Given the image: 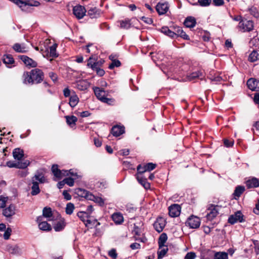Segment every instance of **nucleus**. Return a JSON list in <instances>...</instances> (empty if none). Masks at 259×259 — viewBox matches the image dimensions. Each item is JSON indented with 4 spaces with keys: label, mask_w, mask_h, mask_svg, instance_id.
Masks as SVG:
<instances>
[{
    "label": "nucleus",
    "mask_w": 259,
    "mask_h": 259,
    "mask_svg": "<svg viewBox=\"0 0 259 259\" xmlns=\"http://www.w3.org/2000/svg\"><path fill=\"white\" fill-rule=\"evenodd\" d=\"M131 224L133 225V229L132 231L133 238L137 241L144 242L146 238L144 236V223L143 219L141 217L131 219Z\"/></svg>",
    "instance_id": "nucleus-2"
},
{
    "label": "nucleus",
    "mask_w": 259,
    "mask_h": 259,
    "mask_svg": "<svg viewBox=\"0 0 259 259\" xmlns=\"http://www.w3.org/2000/svg\"><path fill=\"white\" fill-rule=\"evenodd\" d=\"M186 224L190 228L197 229L200 225V219L199 218L192 215L187 219Z\"/></svg>",
    "instance_id": "nucleus-7"
},
{
    "label": "nucleus",
    "mask_w": 259,
    "mask_h": 259,
    "mask_svg": "<svg viewBox=\"0 0 259 259\" xmlns=\"http://www.w3.org/2000/svg\"><path fill=\"white\" fill-rule=\"evenodd\" d=\"M51 171L54 176L57 180H61L62 179V171L59 169L58 164H53L51 167Z\"/></svg>",
    "instance_id": "nucleus-20"
},
{
    "label": "nucleus",
    "mask_w": 259,
    "mask_h": 259,
    "mask_svg": "<svg viewBox=\"0 0 259 259\" xmlns=\"http://www.w3.org/2000/svg\"><path fill=\"white\" fill-rule=\"evenodd\" d=\"M34 179V181H38L40 183H44L45 182V178L42 173H39L35 175L32 178V180Z\"/></svg>",
    "instance_id": "nucleus-44"
},
{
    "label": "nucleus",
    "mask_w": 259,
    "mask_h": 259,
    "mask_svg": "<svg viewBox=\"0 0 259 259\" xmlns=\"http://www.w3.org/2000/svg\"><path fill=\"white\" fill-rule=\"evenodd\" d=\"M74 209V204L71 202L68 203L66 205L65 212L67 214H71Z\"/></svg>",
    "instance_id": "nucleus-47"
},
{
    "label": "nucleus",
    "mask_w": 259,
    "mask_h": 259,
    "mask_svg": "<svg viewBox=\"0 0 259 259\" xmlns=\"http://www.w3.org/2000/svg\"><path fill=\"white\" fill-rule=\"evenodd\" d=\"M117 23H119V27L121 28L127 29L130 28V20L128 19L120 20Z\"/></svg>",
    "instance_id": "nucleus-43"
},
{
    "label": "nucleus",
    "mask_w": 259,
    "mask_h": 259,
    "mask_svg": "<svg viewBox=\"0 0 259 259\" xmlns=\"http://www.w3.org/2000/svg\"><path fill=\"white\" fill-rule=\"evenodd\" d=\"M66 118L67 124L71 127H73L76 125V123L77 121V118L74 116L67 115L65 116Z\"/></svg>",
    "instance_id": "nucleus-23"
},
{
    "label": "nucleus",
    "mask_w": 259,
    "mask_h": 259,
    "mask_svg": "<svg viewBox=\"0 0 259 259\" xmlns=\"http://www.w3.org/2000/svg\"><path fill=\"white\" fill-rule=\"evenodd\" d=\"M12 232V229L11 228L8 227L5 230V232L4 234V238L6 240H8L10 238Z\"/></svg>",
    "instance_id": "nucleus-55"
},
{
    "label": "nucleus",
    "mask_w": 259,
    "mask_h": 259,
    "mask_svg": "<svg viewBox=\"0 0 259 259\" xmlns=\"http://www.w3.org/2000/svg\"><path fill=\"white\" fill-rule=\"evenodd\" d=\"M166 221L162 217H158L154 222L153 226L158 233L162 232L165 226Z\"/></svg>",
    "instance_id": "nucleus-10"
},
{
    "label": "nucleus",
    "mask_w": 259,
    "mask_h": 259,
    "mask_svg": "<svg viewBox=\"0 0 259 259\" xmlns=\"http://www.w3.org/2000/svg\"><path fill=\"white\" fill-rule=\"evenodd\" d=\"M108 255L113 259H116L117 257V254L115 249H112L110 250L108 252Z\"/></svg>",
    "instance_id": "nucleus-57"
},
{
    "label": "nucleus",
    "mask_w": 259,
    "mask_h": 259,
    "mask_svg": "<svg viewBox=\"0 0 259 259\" xmlns=\"http://www.w3.org/2000/svg\"><path fill=\"white\" fill-rule=\"evenodd\" d=\"M32 184L31 194L32 196H35L39 194L40 190L37 182L34 181V180L33 179Z\"/></svg>",
    "instance_id": "nucleus-27"
},
{
    "label": "nucleus",
    "mask_w": 259,
    "mask_h": 259,
    "mask_svg": "<svg viewBox=\"0 0 259 259\" xmlns=\"http://www.w3.org/2000/svg\"><path fill=\"white\" fill-rule=\"evenodd\" d=\"M77 215L84 224L87 222V219L89 218V215L85 211H79L77 213Z\"/></svg>",
    "instance_id": "nucleus-42"
},
{
    "label": "nucleus",
    "mask_w": 259,
    "mask_h": 259,
    "mask_svg": "<svg viewBox=\"0 0 259 259\" xmlns=\"http://www.w3.org/2000/svg\"><path fill=\"white\" fill-rule=\"evenodd\" d=\"M75 193L79 197L84 198L87 200H93L95 199V195L84 189L77 188L75 190Z\"/></svg>",
    "instance_id": "nucleus-6"
},
{
    "label": "nucleus",
    "mask_w": 259,
    "mask_h": 259,
    "mask_svg": "<svg viewBox=\"0 0 259 259\" xmlns=\"http://www.w3.org/2000/svg\"><path fill=\"white\" fill-rule=\"evenodd\" d=\"M103 103H107L108 105H112L114 104L115 100L113 98H108L106 97L102 98V100L101 101Z\"/></svg>",
    "instance_id": "nucleus-52"
},
{
    "label": "nucleus",
    "mask_w": 259,
    "mask_h": 259,
    "mask_svg": "<svg viewBox=\"0 0 259 259\" xmlns=\"http://www.w3.org/2000/svg\"><path fill=\"white\" fill-rule=\"evenodd\" d=\"M168 210L171 217H177L180 214L181 207L179 204H174L169 207Z\"/></svg>",
    "instance_id": "nucleus-12"
},
{
    "label": "nucleus",
    "mask_w": 259,
    "mask_h": 259,
    "mask_svg": "<svg viewBox=\"0 0 259 259\" xmlns=\"http://www.w3.org/2000/svg\"><path fill=\"white\" fill-rule=\"evenodd\" d=\"M69 171H70V172H68V176H71L72 177H73V178L77 179L80 177V176L78 175L77 173L76 172H75L73 169H70L69 170Z\"/></svg>",
    "instance_id": "nucleus-60"
},
{
    "label": "nucleus",
    "mask_w": 259,
    "mask_h": 259,
    "mask_svg": "<svg viewBox=\"0 0 259 259\" xmlns=\"http://www.w3.org/2000/svg\"><path fill=\"white\" fill-rule=\"evenodd\" d=\"M156 167V164L153 163H148L145 165L142 168L143 170H141L140 165L137 167V170L140 174H142L146 171H151Z\"/></svg>",
    "instance_id": "nucleus-21"
},
{
    "label": "nucleus",
    "mask_w": 259,
    "mask_h": 259,
    "mask_svg": "<svg viewBox=\"0 0 259 259\" xmlns=\"http://www.w3.org/2000/svg\"><path fill=\"white\" fill-rule=\"evenodd\" d=\"M167 239V236L166 233H162L158 239V245L159 247H161L165 246V243Z\"/></svg>",
    "instance_id": "nucleus-35"
},
{
    "label": "nucleus",
    "mask_w": 259,
    "mask_h": 259,
    "mask_svg": "<svg viewBox=\"0 0 259 259\" xmlns=\"http://www.w3.org/2000/svg\"><path fill=\"white\" fill-rule=\"evenodd\" d=\"M49 76L51 78L54 82H56L58 80V75L54 72H50L49 73Z\"/></svg>",
    "instance_id": "nucleus-56"
},
{
    "label": "nucleus",
    "mask_w": 259,
    "mask_h": 259,
    "mask_svg": "<svg viewBox=\"0 0 259 259\" xmlns=\"http://www.w3.org/2000/svg\"><path fill=\"white\" fill-rule=\"evenodd\" d=\"M137 179L139 183L146 190H148L150 189V184L149 182H148L146 178H144L142 176L139 175L137 176Z\"/></svg>",
    "instance_id": "nucleus-26"
},
{
    "label": "nucleus",
    "mask_w": 259,
    "mask_h": 259,
    "mask_svg": "<svg viewBox=\"0 0 259 259\" xmlns=\"http://www.w3.org/2000/svg\"><path fill=\"white\" fill-rule=\"evenodd\" d=\"M19 58L27 66L36 67L37 66V63L36 61L27 56L21 55L19 56Z\"/></svg>",
    "instance_id": "nucleus-13"
},
{
    "label": "nucleus",
    "mask_w": 259,
    "mask_h": 259,
    "mask_svg": "<svg viewBox=\"0 0 259 259\" xmlns=\"http://www.w3.org/2000/svg\"><path fill=\"white\" fill-rule=\"evenodd\" d=\"M259 59V53L256 51H253L249 55L248 60L254 62Z\"/></svg>",
    "instance_id": "nucleus-36"
},
{
    "label": "nucleus",
    "mask_w": 259,
    "mask_h": 259,
    "mask_svg": "<svg viewBox=\"0 0 259 259\" xmlns=\"http://www.w3.org/2000/svg\"><path fill=\"white\" fill-rule=\"evenodd\" d=\"M112 220L116 224H120L123 221V217L120 213H114L112 215Z\"/></svg>",
    "instance_id": "nucleus-29"
},
{
    "label": "nucleus",
    "mask_w": 259,
    "mask_h": 259,
    "mask_svg": "<svg viewBox=\"0 0 259 259\" xmlns=\"http://www.w3.org/2000/svg\"><path fill=\"white\" fill-rule=\"evenodd\" d=\"M202 75V72L200 71H197L193 72L192 73H191L189 76V78L190 80H192L197 77H199Z\"/></svg>",
    "instance_id": "nucleus-50"
},
{
    "label": "nucleus",
    "mask_w": 259,
    "mask_h": 259,
    "mask_svg": "<svg viewBox=\"0 0 259 259\" xmlns=\"http://www.w3.org/2000/svg\"><path fill=\"white\" fill-rule=\"evenodd\" d=\"M57 46L58 45L57 44H54L52 46L50 47L49 51H48L47 54L52 57H57L58 56V55L56 52V48Z\"/></svg>",
    "instance_id": "nucleus-30"
},
{
    "label": "nucleus",
    "mask_w": 259,
    "mask_h": 259,
    "mask_svg": "<svg viewBox=\"0 0 259 259\" xmlns=\"http://www.w3.org/2000/svg\"><path fill=\"white\" fill-rule=\"evenodd\" d=\"M198 3L201 7H207L210 5L211 0H198Z\"/></svg>",
    "instance_id": "nucleus-53"
},
{
    "label": "nucleus",
    "mask_w": 259,
    "mask_h": 259,
    "mask_svg": "<svg viewBox=\"0 0 259 259\" xmlns=\"http://www.w3.org/2000/svg\"><path fill=\"white\" fill-rule=\"evenodd\" d=\"M79 101V98H78L77 96L75 94L74 95H71L69 99V105L72 107L74 108L76 106V105L78 104Z\"/></svg>",
    "instance_id": "nucleus-34"
},
{
    "label": "nucleus",
    "mask_w": 259,
    "mask_h": 259,
    "mask_svg": "<svg viewBox=\"0 0 259 259\" xmlns=\"http://www.w3.org/2000/svg\"><path fill=\"white\" fill-rule=\"evenodd\" d=\"M64 181L65 183V184H67L70 187H72L74 184V180L75 179L71 178V177H68L64 179Z\"/></svg>",
    "instance_id": "nucleus-51"
},
{
    "label": "nucleus",
    "mask_w": 259,
    "mask_h": 259,
    "mask_svg": "<svg viewBox=\"0 0 259 259\" xmlns=\"http://www.w3.org/2000/svg\"><path fill=\"white\" fill-rule=\"evenodd\" d=\"M247 85L251 91H259V80L251 78L247 80Z\"/></svg>",
    "instance_id": "nucleus-14"
},
{
    "label": "nucleus",
    "mask_w": 259,
    "mask_h": 259,
    "mask_svg": "<svg viewBox=\"0 0 259 259\" xmlns=\"http://www.w3.org/2000/svg\"><path fill=\"white\" fill-rule=\"evenodd\" d=\"M53 212L51 207H45L42 210V216L45 218H50L52 217Z\"/></svg>",
    "instance_id": "nucleus-41"
},
{
    "label": "nucleus",
    "mask_w": 259,
    "mask_h": 259,
    "mask_svg": "<svg viewBox=\"0 0 259 259\" xmlns=\"http://www.w3.org/2000/svg\"><path fill=\"white\" fill-rule=\"evenodd\" d=\"M29 161L27 160H25L24 161L18 162L17 163V168L24 169L29 165Z\"/></svg>",
    "instance_id": "nucleus-49"
},
{
    "label": "nucleus",
    "mask_w": 259,
    "mask_h": 259,
    "mask_svg": "<svg viewBox=\"0 0 259 259\" xmlns=\"http://www.w3.org/2000/svg\"><path fill=\"white\" fill-rule=\"evenodd\" d=\"M214 259H228V253L225 252H216L214 255Z\"/></svg>",
    "instance_id": "nucleus-45"
},
{
    "label": "nucleus",
    "mask_w": 259,
    "mask_h": 259,
    "mask_svg": "<svg viewBox=\"0 0 259 259\" xmlns=\"http://www.w3.org/2000/svg\"><path fill=\"white\" fill-rule=\"evenodd\" d=\"M64 198L66 200H70L71 199V196L69 194L67 190H64L62 193Z\"/></svg>",
    "instance_id": "nucleus-63"
},
{
    "label": "nucleus",
    "mask_w": 259,
    "mask_h": 259,
    "mask_svg": "<svg viewBox=\"0 0 259 259\" xmlns=\"http://www.w3.org/2000/svg\"><path fill=\"white\" fill-rule=\"evenodd\" d=\"M161 32L171 38L175 37V33L174 32V31L170 30L167 27H162L161 28Z\"/></svg>",
    "instance_id": "nucleus-39"
},
{
    "label": "nucleus",
    "mask_w": 259,
    "mask_h": 259,
    "mask_svg": "<svg viewBox=\"0 0 259 259\" xmlns=\"http://www.w3.org/2000/svg\"><path fill=\"white\" fill-rule=\"evenodd\" d=\"M39 229L45 231H50L52 230L51 226L46 221L40 222L38 224Z\"/></svg>",
    "instance_id": "nucleus-32"
},
{
    "label": "nucleus",
    "mask_w": 259,
    "mask_h": 259,
    "mask_svg": "<svg viewBox=\"0 0 259 259\" xmlns=\"http://www.w3.org/2000/svg\"><path fill=\"white\" fill-rule=\"evenodd\" d=\"M196 255L195 252H188L185 256L184 259H195Z\"/></svg>",
    "instance_id": "nucleus-58"
},
{
    "label": "nucleus",
    "mask_w": 259,
    "mask_h": 259,
    "mask_svg": "<svg viewBox=\"0 0 259 259\" xmlns=\"http://www.w3.org/2000/svg\"><path fill=\"white\" fill-rule=\"evenodd\" d=\"M220 206L218 205H210L207 209V213L206 215L207 220L212 221L219 214Z\"/></svg>",
    "instance_id": "nucleus-5"
},
{
    "label": "nucleus",
    "mask_w": 259,
    "mask_h": 259,
    "mask_svg": "<svg viewBox=\"0 0 259 259\" xmlns=\"http://www.w3.org/2000/svg\"><path fill=\"white\" fill-rule=\"evenodd\" d=\"M3 62L6 64H12L14 63V59L11 55H5L4 56Z\"/></svg>",
    "instance_id": "nucleus-40"
},
{
    "label": "nucleus",
    "mask_w": 259,
    "mask_h": 259,
    "mask_svg": "<svg viewBox=\"0 0 259 259\" xmlns=\"http://www.w3.org/2000/svg\"><path fill=\"white\" fill-rule=\"evenodd\" d=\"M96 223H97V220L94 219L93 220H91L89 218L87 219V222L85 223V226L86 227L92 228V226H94Z\"/></svg>",
    "instance_id": "nucleus-54"
},
{
    "label": "nucleus",
    "mask_w": 259,
    "mask_h": 259,
    "mask_svg": "<svg viewBox=\"0 0 259 259\" xmlns=\"http://www.w3.org/2000/svg\"><path fill=\"white\" fill-rule=\"evenodd\" d=\"M243 221V215L240 211H238L234 214L230 215L228 219V223L231 224H234L237 222H242Z\"/></svg>",
    "instance_id": "nucleus-9"
},
{
    "label": "nucleus",
    "mask_w": 259,
    "mask_h": 259,
    "mask_svg": "<svg viewBox=\"0 0 259 259\" xmlns=\"http://www.w3.org/2000/svg\"><path fill=\"white\" fill-rule=\"evenodd\" d=\"M15 206L14 204H10L9 207L3 210V214L7 218H10L15 213Z\"/></svg>",
    "instance_id": "nucleus-15"
},
{
    "label": "nucleus",
    "mask_w": 259,
    "mask_h": 259,
    "mask_svg": "<svg viewBox=\"0 0 259 259\" xmlns=\"http://www.w3.org/2000/svg\"><path fill=\"white\" fill-rule=\"evenodd\" d=\"M141 19L147 24H151L153 23L152 19L149 17L143 16L141 18Z\"/></svg>",
    "instance_id": "nucleus-61"
},
{
    "label": "nucleus",
    "mask_w": 259,
    "mask_h": 259,
    "mask_svg": "<svg viewBox=\"0 0 259 259\" xmlns=\"http://www.w3.org/2000/svg\"><path fill=\"white\" fill-rule=\"evenodd\" d=\"M168 251V247L167 246H164L162 247H159V249L157 251L158 258H162Z\"/></svg>",
    "instance_id": "nucleus-31"
},
{
    "label": "nucleus",
    "mask_w": 259,
    "mask_h": 259,
    "mask_svg": "<svg viewBox=\"0 0 259 259\" xmlns=\"http://www.w3.org/2000/svg\"><path fill=\"white\" fill-rule=\"evenodd\" d=\"M156 11L159 15L166 13L168 9V5L166 3H158L156 7Z\"/></svg>",
    "instance_id": "nucleus-19"
},
{
    "label": "nucleus",
    "mask_w": 259,
    "mask_h": 259,
    "mask_svg": "<svg viewBox=\"0 0 259 259\" xmlns=\"http://www.w3.org/2000/svg\"><path fill=\"white\" fill-rule=\"evenodd\" d=\"M253 22L252 21L243 19L239 23L238 28L242 32H249L253 29Z\"/></svg>",
    "instance_id": "nucleus-4"
},
{
    "label": "nucleus",
    "mask_w": 259,
    "mask_h": 259,
    "mask_svg": "<svg viewBox=\"0 0 259 259\" xmlns=\"http://www.w3.org/2000/svg\"><path fill=\"white\" fill-rule=\"evenodd\" d=\"M101 13V11L96 7L90 9L88 12V15L92 19L97 18L99 17Z\"/></svg>",
    "instance_id": "nucleus-18"
},
{
    "label": "nucleus",
    "mask_w": 259,
    "mask_h": 259,
    "mask_svg": "<svg viewBox=\"0 0 259 259\" xmlns=\"http://www.w3.org/2000/svg\"><path fill=\"white\" fill-rule=\"evenodd\" d=\"M14 3L18 5L22 10H24V8L26 6H35L37 7L40 5L38 1L30 0H13Z\"/></svg>",
    "instance_id": "nucleus-3"
},
{
    "label": "nucleus",
    "mask_w": 259,
    "mask_h": 259,
    "mask_svg": "<svg viewBox=\"0 0 259 259\" xmlns=\"http://www.w3.org/2000/svg\"><path fill=\"white\" fill-rule=\"evenodd\" d=\"M6 251L12 255L20 254L21 248L17 244H8L6 246Z\"/></svg>",
    "instance_id": "nucleus-11"
},
{
    "label": "nucleus",
    "mask_w": 259,
    "mask_h": 259,
    "mask_svg": "<svg viewBox=\"0 0 259 259\" xmlns=\"http://www.w3.org/2000/svg\"><path fill=\"white\" fill-rule=\"evenodd\" d=\"M96 57L91 56L87 60V66L90 67L92 70L96 69Z\"/></svg>",
    "instance_id": "nucleus-33"
},
{
    "label": "nucleus",
    "mask_w": 259,
    "mask_h": 259,
    "mask_svg": "<svg viewBox=\"0 0 259 259\" xmlns=\"http://www.w3.org/2000/svg\"><path fill=\"white\" fill-rule=\"evenodd\" d=\"M244 191L245 188L244 186H238L236 187L233 195L235 197H239Z\"/></svg>",
    "instance_id": "nucleus-38"
},
{
    "label": "nucleus",
    "mask_w": 259,
    "mask_h": 259,
    "mask_svg": "<svg viewBox=\"0 0 259 259\" xmlns=\"http://www.w3.org/2000/svg\"><path fill=\"white\" fill-rule=\"evenodd\" d=\"M245 184L248 189L259 187V181L256 178H252L251 179H248L246 181Z\"/></svg>",
    "instance_id": "nucleus-16"
},
{
    "label": "nucleus",
    "mask_w": 259,
    "mask_h": 259,
    "mask_svg": "<svg viewBox=\"0 0 259 259\" xmlns=\"http://www.w3.org/2000/svg\"><path fill=\"white\" fill-rule=\"evenodd\" d=\"M224 144L227 147H232L233 145L234 142L232 140H229L228 139L224 140Z\"/></svg>",
    "instance_id": "nucleus-62"
},
{
    "label": "nucleus",
    "mask_w": 259,
    "mask_h": 259,
    "mask_svg": "<svg viewBox=\"0 0 259 259\" xmlns=\"http://www.w3.org/2000/svg\"><path fill=\"white\" fill-rule=\"evenodd\" d=\"M196 23V22L195 19L192 17H187L184 21V25L186 27L188 28L194 27L195 26Z\"/></svg>",
    "instance_id": "nucleus-28"
},
{
    "label": "nucleus",
    "mask_w": 259,
    "mask_h": 259,
    "mask_svg": "<svg viewBox=\"0 0 259 259\" xmlns=\"http://www.w3.org/2000/svg\"><path fill=\"white\" fill-rule=\"evenodd\" d=\"M66 226V223L64 219H61L58 221L54 226V229L56 232L63 230Z\"/></svg>",
    "instance_id": "nucleus-25"
},
{
    "label": "nucleus",
    "mask_w": 259,
    "mask_h": 259,
    "mask_svg": "<svg viewBox=\"0 0 259 259\" xmlns=\"http://www.w3.org/2000/svg\"><path fill=\"white\" fill-rule=\"evenodd\" d=\"M124 132V126L119 125L113 126L111 130V133L115 137H118Z\"/></svg>",
    "instance_id": "nucleus-17"
},
{
    "label": "nucleus",
    "mask_w": 259,
    "mask_h": 259,
    "mask_svg": "<svg viewBox=\"0 0 259 259\" xmlns=\"http://www.w3.org/2000/svg\"><path fill=\"white\" fill-rule=\"evenodd\" d=\"M13 49L18 53H25L26 52L25 48L22 47L20 44L16 43L13 46Z\"/></svg>",
    "instance_id": "nucleus-37"
},
{
    "label": "nucleus",
    "mask_w": 259,
    "mask_h": 259,
    "mask_svg": "<svg viewBox=\"0 0 259 259\" xmlns=\"http://www.w3.org/2000/svg\"><path fill=\"white\" fill-rule=\"evenodd\" d=\"M93 70L95 71L97 74L100 76H103L105 74V71L103 69H101L100 67L94 68Z\"/></svg>",
    "instance_id": "nucleus-59"
},
{
    "label": "nucleus",
    "mask_w": 259,
    "mask_h": 259,
    "mask_svg": "<svg viewBox=\"0 0 259 259\" xmlns=\"http://www.w3.org/2000/svg\"><path fill=\"white\" fill-rule=\"evenodd\" d=\"M13 155L14 159L20 160L24 156V151L19 148H15L13 151Z\"/></svg>",
    "instance_id": "nucleus-24"
},
{
    "label": "nucleus",
    "mask_w": 259,
    "mask_h": 259,
    "mask_svg": "<svg viewBox=\"0 0 259 259\" xmlns=\"http://www.w3.org/2000/svg\"><path fill=\"white\" fill-rule=\"evenodd\" d=\"M43 71L38 68L32 69L30 71H25L23 74V83L25 84H38L44 79Z\"/></svg>",
    "instance_id": "nucleus-1"
},
{
    "label": "nucleus",
    "mask_w": 259,
    "mask_h": 259,
    "mask_svg": "<svg viewBox=\"0 0 259 259\" xmlns=\"http://www.w3.org/2000/svg\"><path fill=\"white\" fill-rule=\"evenodd\" d=\"M250 13L254 17L258 18L259 17V13L255 8H251L250 9Z\"/></svg>",
    "instance_id": "nucleus-64"
},
{
    "label": "nucleus",
    "mask_w": 259,
    "mask_h": 259,
    "mask_svg": "<svg viewBox=\"0 0 259 259\" xmlns=\"http://www.w3.org/2000/svg\"><path fill=\"white\" fill-rule=\"evenodd\" d=\"M87 12L84 7L80 5H76L73 8V14L78 19H82Z\"/></svg>",
    "instance_id": "nucleus-8"
},
{
    "label": "nucleus",
    "mask_w": 259,
    "mask_h": 259,
    "mask_svg": "<svg viewBox=\"0 0 259 259\" xmlns=\"http://www.w3.org/2000/svg\"><path fill=\"white\" fill-rule=\"evenodd\" d=\"M94 92L97 98L100 101L105 97V91L102 88L95 87L93 88Z\"/></svg>",
    "instance_id": "nucleus-22"
},
{
    "label": "nucleus",
    "mask_w": 259,
    "mask_h": 259,
    "mask_svg": "<svg viewBox=\"0 0 259 259\" xmlns=\"http://www.w3.org/2000/svg\"><path fill=\"white\" fill-rule=\"evenodd\" d=\"M121 62L118 60H114L111 61V63L109 64L108 68L112 70L115 67H118L121 66Z\"/></svg>",
    "instance_id": "nucleus-48"
},
{
    "label": "nucleus",
    "mask_w": 259,
    "mask_h": 259,
    "mask_svg": "<svg viewBox=\"0 0 259 259\" xmlns=\"http://www.w3.org/2000/svg\"><path fill=\"white\" fill-rule=\"evenodd\" d=\"M128 158L124 157L123 158H120L123 165V169L124 170H128L130 169V161L127 160Z\"/></svg>",
    "instance_id": "nucleus-46"
}]
</instances>
